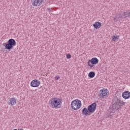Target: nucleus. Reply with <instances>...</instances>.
Masks as SVG:
<instances>
[{
    "instance_id": "f257e3e1",
    "label": "nucleus",
    "mask_w": 130,
    "mask_h": 130,
    "mask_svg": "<svg viewBox=\"0 0 130 130\" xmlns=\"http://www.w3.org/2000/svg\"><path fill=\"white\" fill-rule=\"evenodd\" d=\"M112 106L110 107L109 113H108L109 116H112L115 113V110H118L121 107L125 105V102L119 100L118 98L115 96L113 99Z\"/></svg>"
},
{
    "instance_id": "f03ea898",
    "label": "nucleus",
    "mask_w": 130,
    "mask_h": 130,
    "mask_svg": "<svg viewBox=\"0 0 130 130\" xmlns=\"http://www.w3.org/2000/svg\"><path fill=\"white\" fill-rule=\"evenodd\" d=\"M50 104V107L51 108H55L57 109V108H60L61 105L60 104V99L59 98H52L49 102Z\"/></svg>"
},
{
    "instance_id": "7ed1b4c3",
    "label": "nucleus",
    "mask_w": 130,
    "mask_h": 130,
    "mask_svg": "<svg viewBox=\"0 0 130 130\" xmlns=\"http://www.w3.org/2000/svg\"><path fill=\"white\" fill-rule=\"evenodd\" d=\"M3 45L5 46V49L11 50L13 49L14 46H16V41L13 39H10L8 40L7 43H4Z\"/></svg>"
},
{
    "instance_id": "20e7f679",
    "label": "nucleus",
    "mask_w": 130,
    "mask_h": 130,
    "mask_svg": "<svg viewBox=\"0 0 130 130\" xmlns=\"http://www.w3.org/2000/svg\"><path fill=\"white\" fill-rule=\"evenodd\" d=\"M82 106V102L79 100H75L71 103V107L74 110L80 109Z\"/></svg>"
},
{
    "instance_id": "39448f33",
    "label": "nucleus",
    "mask_w": 130,
    "mask_h": 130,
    "mask_svg": "<svg viewBox=\"0 0 130 130\" xmlns=\"http://www.w3.org/2000/svg\"><path fill=\"white\" fill-rule=\"evenodd\" d=\"M99 62V60L96 58H92L90 60H89L87 64L88 67H90V69H92L94 67V64H97Z\"/></svg>"
},
{
    "instance_id": "423d86ee",
    "label": "nucleus",
    "mask_w": 130,
    "mask_h": 130,
    "mask_svg": "<svg viewBox=\"0 0 130 130\" xmlns=\"http://www.w3.org/2000/svg\"><path fill=\"white\" fill-rule=\"evenodd\" d=\"M96 107H97V104L93 103L88 106L87 109L89 113H94L95 110H96Z\"/></svg>"
},
{
    "instance_id": "0eeeda50",
    "label": "nucleus",
    "mask_w": 130,
    "mask_h": 130,
    "mask_svg": "<svg viewBox=\"0 0 130 130\" xmlns=\"http://www.w3.org/2000/svg\"><path fill=\"white\" fill-rule=\"evenodd\" d=\"M107 93H108V90L103 88L100 90L99 96L101 98H106L107 97Z\"/></svg>"
},
{
    "instance_id": "6e6552de",
    "label": "nucleus",
    "mask_w": 130,
    "mask_h": 130,
    "mask_svg": "<svg viewBox=\"0 0 130 130\" xmlns=\"http://www.w3.org/2000/svg\"><path fill=\"white\" fill-rule=\"evenodd\" d=\"M43 3V0H31V4L34 7H40Z\"/></svg>"
},
{
    "instance_id": "1a4fd4ad",
    "label": "nucleus",
    "mask_w": 130,
    "mask_h": 130,
    "mask_svg": "<svg viewBox=\"0 0 130 130\" xmlns=\"http://www.w3.org/2000/svg\"><path fill=\"white\" fill-rule=\"evenodd\" d=\"M39 85H40V81H39V80L37 79H35L32 80L30 83V86L33 88L39 87Z\"/></svg>"
},
{
    "instance_id": "9d476101",
    "label": "nucleus",
    "mask_w": 130,
    "mask_h": 130,
    "mask_svg": "<svg viewBox=\"0 0 130 130\" xmlns=\"http://www.w3.org/2000/svg\"><path fill=\"white\" fill-rule=\"evenodd\" d=\"M120 16H121V19H125V18H127L128 17H129L130 16V12L129 11H125L124 12H122L121 13L119 14Z\"/></svg>"
},
{
    "instance_id": "9b49d317",
    "label": "nucleus",
    "mask_w": 130,
    "mask_h": 130,
    "mask_svg": "<svg viewBox=\"0 0 130 130\" xmlns=\"http://www.w3.org/2000/svg\"><path fill=\"white\" fill-rule=\"evenodd\" d=\"M122 96L124 99H129L130 98V92L128 91H125L122 94Z\"/></svg>"
},
{
    "instance_id": "f8f14e48",
    "label": "nucleus",
    "mask_w": 130,
    "mask_h": 130,
    "mask_svg": "<svg viewBox=\"0 0 130 130\" xmlns=\"http://www.w3.org/2000/svg\"><path fill=\"white\" fill-rule=\"evenodd\" d=\"M17 103V100L15 99V98H11L9 100V102H8L9 105H10V106H14L15 104Z\"/></svg>"
},
{
    "instance_id": "ddd939ff",
    "label": "nucleus",
    "mask_w": 130,
    "mask_h": 130,
    "mask_svg": "<svg viewBox=\"0 0 130 130\" xmlns=\"http://www.w3.org/2000/svg\"><path fill=\"white\" fill-rule=\"evenodd\" d=\"M82 113L83 115H85V116L91 115V114H89V110H88V109H87V108H84L82 109Z\"/></svg>"
},
{
    "instance_id": "4468645a",
    "label": "nucleus",
    "mask_w": 130,
    "mask_h": 130,
    "mask_svg": "<svg viewBox=\"0 0 130 130\" xmlns=\"http://www.w3.org/2000/svg\"><path fill=\"white\" fill-rule=\"evenodd\" d=\"M102 26V23L100 22H95L93 26L94 27V29H99Z\"/></svg>"
},
{
    "instance_id": "2eb2a0df",
    "label": "nucleus",
    "mask_w": 130,
    "mask_h": 130,
    "mask_svg": "<svg viewBox=\"0 0 130 130\" xmlns=\"http://www.w3.org/2000/svg\"><path fill=\"white\" fill-rule=\"evenodd\" d=\"M120 20H122L121 18V16L119 14L116 17H114V22H117V21H120Z\"/></svg>"
},
{
    "instance_id": "dca6fc26",
    "label": "nucleus",
    "mask_w": 130,
    "mask_h": 130,
    "mask_svg": "<svg viewBox=\"0 0 130 130\" xmlns=\"http://www.w3.org/2000/svg\"><path fill=\"white\" fill-rule=\"evenodd\" d=\"M89 78H94L95 77V72L91 71L88 74Z\"/></svg>"
},
{
    "instance_id": "f3484780",
    "label": "nucleus",
    "mask_w": 130,
    "mask_h": 130,
    "mask_svg": "<svg viewBox=\"0 0 130 130\" xmlns=\"http://www.w3.org/2000/svg\"><path fill=\"white\" fill-rule=\"evenodd\" d=\"M119 38V37L114 36H113V37H112V40L113 41L115 42V41H116V40H118Z\"/></svg>"
},
{
    "instance_id": "a211bd4d",
    "label": "nucleus",
    "mask_w": 130,
    "mask_h": 130,
    "mask_svg": "<svg viewBox=\"0 0 130 130\" xmlns=\"http://www.w3.org/2000/svg\"><path fill=\"white\" fill-rule=\"evenodd\" d=\"M71 57H72V55L70 54H68L67 55V58H68V59H70Z\"/></svg>"
},
{
    "instance_id": "6ab92c4d",
    "label": "nucleus",
    "mask_w": 130,
    "mask_h": 130,
    "mask_svg": "<svg viewBox=\"0 0 130 130\" xmlns=\"http://www.w3.org/2000/svg\"><path fill=\"white\" fill-rule=\"evenodd\" d=\"M55 79L56 80H59V77L56 76L55 77Z\"/></svg>"
},
{
    "instance_id": "aec40b11",
    "label": "nucleus",
    "mask_w": 130,
    "mask_h": 130,
    "mask_svg": "<svg viewBox=\"0 0 130 130\" xmlns=\"http://www.w3.org/2000/svg\"><path fill=\"white\" fill-rule=\"evenodd\" d=\"M47 11H50V8H47Z\"/></svg>"
}]
</instances>
